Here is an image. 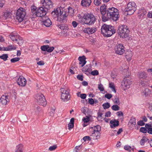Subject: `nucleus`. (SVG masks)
I'll return each instance as SVG.
<instances>
[{"instance_id": "obj_1", "label": "nucleus", "mask_w": 152, "mask_h": 152, "mask_svg": "<svg viewBox=\"0 0 152 152\" xmlns=\"http://www.w3.org/2000/svg\"><path fill=\"white\" fill-rule=\"evenodd\" d=\"M101 31L104 36L107 37H110L116 32L113 26L105 24H104L102 26Z\"/></svg>"}, {"instance_id": "obj_2", "label": "nucleus", "mask_w": 152, "mask_h": 152, "mask_svg": "<svg viewBox=\"0 0 152 152\" xmlns=\"http://www.w3.org/2000/svg\"><path fill=\"white\" fill-rule=\"evenodd\" d=\"M31 15L33 18H35L37 17H42L45 15L47 11L44 8L41 7L37 9L35 7H31Z\"/></svg>"}, {"instance_id": "obj_3", "label": "nucleus", "mask_w": 152, "mask_h": 152, "mask_svg": "<svg viewBox=\"0 0 152 152\" xmlns=\"http://www.w3.org/2000/svg\"><path fill=\"white\" fill-rule=\"evenodd\" d=\"M119 11L114 7L109 8L107 11V16L108 18H111L114 21H116L119 17Z\"/></svg>"}, {"instance_id": "obj_4", "label": "nucleus", "mask_w": 152, "mask_h": 152, "mask_svg": "<svg viewBox=\"0 0 152 152\" xmlns=\"http://www.w3.org/2000/svg\"><path fill=\"white\" fill-rule=\"evenodd\" d=\"M96 19L95 17L91 14H86L84 15L82 19L83 24L92 25L96 21Z\"/></svg>"}, {"instance_id": "obj_5", "label": "nucleus", "mask_w": 152, "mask_h": 152, "mask_svg": "<svg viewBox=\"0 0 152 152\" xmlns=\"http://www.w3.org/2000/svg\"><path fill=\"white\" fill-rule=\"evenodd\" d=\"M52 14L55 15L57 17V20L60 22L63 20L66 17L65 11H64L63 8L61 6L53 11Z\"/></svg>"}, {"instance_id": "obj_6", "label": "nucleus", "mask_w": 152, "mask_h": 152, "mask_svg": "<svg viewBox=\"0 0 152 152\" xmlns=\"http://www.w3.org/2000/svg\"><path fill=\"white\" fill-rule=\"evenodd\" d=\"M9 37L13 42H16L20 45L24 42V40L16 32L11 33L9 35Z\"/></svg>"}, {"instance_id": "obj_7", "label": "nucleus", "mask_w": 152, "mask_h": 152, "mask_svg": "<svg viewBox=\"0 0 152 152\" xmlns=\"http://www.w3.org/2000/svg\"><path fill=\"white\" fill-rule=\"evenodd\" d=\"M118 31L121 37L124 38L128 37L129 30L127 26L122 25L118 27Z\"/></svg>"}, {"instance_id": "obj_8", "label": "nucleus", "mask_w": 152, "mask_h": 152, "mask_svg": "<svg viewBox=\"0 0 152 152\" xmlns=\"http://www.w3.org/2000/svg\"><path fill=\"white\" fill-rule=\"evenodd\" d=\"M26 13L25 10L23 8H20L17 10L16 13V19L19 22H21L24 20Z\"/></svg>"}, {"instance_id": "obj_9", "label": "nucleus", "mask_w": 152, "mask_h": 152, "mask_svg": "<svg viewBox=\"0 0 152 152\" xmlns=\"http://www.w3.org/2000/svg\"><path fill=\"white\" fill-rule=\"evenodd\" d=\"M136 10V5L134 2H129L125 9V11L128 12L127 15H130L133 14Z\"/></svg>"}, {"instance_id": "obj_10", "label": "nucleus", "mask_w": 152, "mask_h": 152, "mask_svg": "<svg viewBox=\"0 0 152 152\" xmlns=\"http://www.w3.org/2000/svg\"><path fill=\"white\" fill-rule=\"evenodd\" d=\"M114 50L116 53L120 55L123 54L125 51L124 47L121 44L116 45L115 47Z\"/></svg>"}, {"instance_id": "obj_11", "label": "nucleus", "mask_w": 152, "mask_h": 152, "mask_svg": "<svg viewBox=\"0 0 152 152\" xmlns=\"http://www.w3.org/2000/svg\"><path fill=\"white\" fill-rule=\"evenodd\" d=\"M43 7L47 11L52 7V2L51 0H43Z\"/></svg>"}, {"instance_id": "obj_12", "label": "nucleus", "mask_w": 152, "mask_h": 152, "mask_svg": "<svg viewBox=\"0 0 152 152\" xmlns=\"http://www.w3.org/2000/svg\"><path fill=\"white\" fill-rule=\"evenodd\" d=\"M36 98L38 102L41 105L45 106L47 104V102L44 96H36Z\"/></svg>"}, {"instance_id": "obj_13", "label": "nucleus", "mask_w": 152, "mask_h": 152, "mask_svg": "<svg viewBox=\"0 0 152 152\" xmlns=\"http://www.w3.org/2000/svg\"><path fill=\"white\" fill-rule=\"evenodd\" d=\"M18 84L21 86H24L26 84V80L23 76H20L17 80Z\"/></svg>"}, {"instance_id": "obj_14", "label": "nucleus", "mask_w": 152, "mask_h": 152, "mask_svg": "<svg viewBox=\"0 0 152 152\" xmlns=\"http://www.w3.org/2000/svg\"><path fill=\"white\" fill-rule=\"evenodd\" d=\"M124 83L123 86L124 90H125L129 88L130 87V85L131 84V81H130L129 78H125L124 80Z\"/></svg>"}, {"instance_id": "obj_15", "label": "nucleus", "mask_w": 152, "mask_h": 152, "mask_svg": "<svg viewBox=\"0 0 152 152\" xmlns=\"http://www.w3.org/2000/svg\"><path fill=\"white\" fill-rule=\"evenodd\" d=\"M97 30L96 27L91 28H86L84 29L83 31L84 33L88 34H91L94 33Z\"/></svg>"}, {"instance_id": "obj_16", "label": "nucleus", "mask_w": 152, "mask_h": 152, "mask_svg": "<svg viewBox=\"0 0 152 152\" xmlns=\"http://www.w3.org/2000/svg\"><path fill=\"white\" fill-rule=\"evenodd\" d=\"M91 0H82L81 4L82 6L87 7L91 5Z\"/></svg>"}, {"instance_id": "obj_17", "label": "nucleus", "mask_w": 152, "mask_h": 152, "mask_svg": "<svg viewBox=\"0 0 152 152\" xmlns=\"http://www.w3.org/2000/svg\"><path fill=\"white\" fill-rule=\"evenodd\" d=\"M90 136L93 139H97L100 137V133L99 132H97L95 131H92Z\"/></svg>"}, {"instance_id": "obj_18", "label": "nucleus", "mask_w": 152, "mask_h": 152, "mask_svg": "<svg viewBox=\"0 0 152 152\" xmlns=\"http://www.w3.org/2000/svg\"><path fill=\"white\" fill-rule=\"evenodd\" d=\"M82 72L88 75L90 73L91 69V67L88 65H86L82 69Z\"/></svg>"}, {"instance_id": "obj_19", "label": "nucleus", "mask_w": 152, "mask_h": 152, "mask_svg": "<svg viewBox=\"0 0 152 152\" xmlns=\"http://www.w3.org/2000/svg\"><path fill=\"white\" fill-rule=\"evenodd\" d=\"M98 88L102 94H105V95H112L107 93V91L104 90L103 85L101 83L98 85Z\"/></svg>"}, {"instance_id": "obj_20", "label": "nucleus", "mask_w": 152, "mask_h": 152, "mask_svg": "<svg viewBox=\"0 0 152 152\" xmlns=\"http://www.w3.org/2000/svg\"><path fill=\"white\" fill-rule=\"evenodd\" d=\"M78 59L80 61L79 64L81 65V67L83 66L86 63V58L84 56L79 57Z\"/></svg>"}, {"instance_id": "obj_21", "label": "nucleus", "mask_w": 152, "mask_h": 152, "mask_svg": "<svg viewBox=\"0 0 152 152\" xmlns=\"http://www.w3.org/2000/svg\"><path fill=\"white\" fill-rule=\"evenodd\" d=\"M8 96H2L0 100L1 103L4 105H6L7 102L9 101V99L7 98Z\"/></svg>"}, {"instance_id": "obj_22", "label": "nucleus", "mask_w": 152, "mask_h": 152, "mask_svg": "<svg viewBox=\"0 0 152 152\" xmlns=\"http://www.w3.org/2000/svg\"><path fill=\"white\" fill-rule=\"evenodd\" d=\"M111 124L110 126L111 128H113L118 126L119 125V122L117 120L115 119L114 120H111L110 121Z\"/></svg>"}, {"instance_id": "obj_23", "label": "nucleus", "mask_w": 152, "mask_h": 152, "mask_svg": "<svg viewBox=\"0 0 152 152\" xmlns=\"http://www.w3.org/2000/svg\"><path fill=\"white\" fill-rule=\"evenodd\" d=\"M43 22L44 24L46 27H49L52 24L51 20L48 18L45 20L43 19Z\"/></svg>"}, {"instance_id": "obj_24", "label": "nucleus", "mask_w": 152, "mask_h": 152, "mask_svg": "<svg viewBox=\"0 0 152 152\" xmlns=\"http://www.w3.org/2000/svg\"><path fill=\"white\" fill-rule=\"evenodd\" d=\"M126 57L128 61H129L132 57V52L130 51H128L126 52Z\"/></svg>"}, {"instance_id": "obj_25", "label": "nucleus", "mask_w": 152, "mask_h": 152, "mask_svg": "<svg viewBox=\"0 0 152 152\" xmlns=\"http://www.w3.org/2000/svg\"><path fill=\"white\" fill-rule=\"evenodd\" d=\"M60 91L61 93V94H65L66 95H69V90L66 89L61 88L60 89Z\"/></svg>"}, {"instance_id": "obj_26", "label": "nucleus", "mask_w": 152, "mask_h": 152, "mask_svg": "<svg viewBox=\"0 0 152 152\" xmlns=\"http://www.w3.org/2000/svg\"><path fill=\"white\" fill-rule=\"evenodd\" d=\"M70 98V96H61V99L62 101L66 102L69 100Z\"/></svg>"}, {"instance_id": "obj_27", "label": "nucleus", "mask_w": 152, "mask_h": 152, "mask_svg": "<svg viewBox=\"0 0 152 152\" xmlns=\"http://www.w3.org/2000/svg\"><path fill=\"white\" fill-rule=\"evenodd\" d=\"M109 87L111 89L113 92L114 93L116 92V90L114 83L112 82H110L109 83Z\"/></svg>"}, {"instance_id": "obj_28", "label": "nucleus", "mask_w": 152, "mask_h": 152, "mask_svg": "<svg viewBox=\"0 0 152 152\" xmlns=\"http://www.w3.org/2000/svg\"><path fill=\"white\" fill-rule=\"evenodd\" d=\"M148 139L146 138L145 137H143L140 141V144L141 145H143L146 142L148 141Z\"/></svg>"}, {"instance_id": "obj_29", "label": "nucleus", "mask_w": 152, "mask_h": 152, "mask_svg": "<svg viewBox=\"0 0 152 152\" xmlns=\"http://www.w3.org/2000/svg\"><path fill=\"white\" fill-rule=\"evenodd\" d=\"M92 129L93 130V131H95V132H99L101 130V127L100 126L98 125L93 127H92Z\"/></svg>"}, {"instance_id": "obj_30", "label": "nucleus", "mask_w": 152, "mask_h": 152, "mask_svg": "<svg viewBox=\"0 0 152 152\" xmlns=\"http://www.w3.org/2000/svg\"><path fill=\"white\" fill-rule=\"evenodd\" d=\"M131 124L133 126H134L136 125V119L135 118L132 117L131 118L128 124Z\"/></svg>"}, {"instance_id": "obj_31", "label": "nucleus", "mask_w": 152, "mask_h": 152, "mask_svg": "<svg viewBox=\"0 0 152 152\" xmlns=\"http://www.w3.org/2000/svg\"><path fill=\"white\" fill-rule=\"evenodd\" d=\"M23 145L21 144H19L17 145L16 147V151H20L21 152H23Z\"/></svg>"}, {"instance_id": "obj_32", "label": "nucleus", "mask_w": 152, "mask_h": 152, "mask_svg": "<svg viewBox=\"0 0 152 152\" xmlns=\"http://www.w3.org/2000/svg\"><path fill=\"white\" fill-rule=\"evenodd\" d=\"M151 94V91L148 88H145L142 94V95H150Z\"/></svg>"}, {"instance_id": "obj_33", "label": "nucleus", "mask_w": 152, "mask_h": 152, "mask_svg": "<svg viewBox=\"0 0 152 152\" xmlns=\"http://www.w3.org/2000/svg\"><path fill=\"white\" fill-rule=\"evenodd\" d=\"M16 47L13 45H9L7 47V51H10L12 50H15L16 49Z\"/></svg>"}, {"instance_id": "obj_34", "label": "nucleus", "mask_w": 152, "mask_h": 152, "mask_svg": "<svg viewBox=\"0 0 152 152\" xmlns=\"http://www.w3.org/2000/svg\"><path fill=\"white\" fill-rule=\"evenodd\" d=\"M113 101L115 104L119 105L120 104L119 98L117 96H115Z\"/></svg>"}, {"instance_id": "obj_35", "label": "nucleus", "mask_w": 152, "mask_h": 152, "mask_svg": "<svg viewBox=\"0 0 152 152\" xmlns=\"http://www.w3.org/2000/svg\"><path fill=\"white\" fill-rule=\"evenodd\" d=\"M139 76L140 78H145L146 77V74L144 72H141L139 73Z\"/></svg>"}, {"instance_id": "obj_36", "label": "nucleus", "mask_w": 152, "mask_h": 152, "mask_svg": "<svg viewBox=\"0 0 152 152\" xmlns=\"http://www.w3.org/2000/svg\"><path fill=\"white\" fill-rule=\"evenodd\" d=\"M3 16L7 19V18L10 17L11 16V13L8 12H5L3 14Z\"/></svg>"}, {"instance_id": "obj_37", "label": "nucleus", "mask_w": 152, "mask_h": 152, "mask_svg": "<svg viewBox=\"0 0 152 152\" xmlns=\"http://www.w3.org/2000/svg\"><path fill=\"white\" fill-rule=\"evenodd\" d=\"M8 58V56L7 54H3L2 55L0 56V58L3 59L4 61H6Z\"/></svg>"}, {"instance_id": "obj_38", "label": "nucleus", "mask_w": 152, "mask_h": 152, "mask_svg": "<svg viewBox=\"0 0 152 152\" xmlns=\"http://www.w3.org/2000/svg\"><path fill=\"white\" fill-rule=\"evenodd\" d=\"M49 48L48 45H43L41 47V49L43 51H47L48 48Z\"/></svg>"}, {"instance_id": "obj_39", "label": "nucleus", "mask_w": 152, "mask_h": 152, "mask_svg": "<svg viewBox=\"0 0 152 152\" xmlns=\"http://www.w3.org/2000/svg\"><path fill=\"white\" fill-rule=\"evenodd\" d=\"M102 106L104 109H106L109 108L110 107V103L107 102L103 104L102 105Z\"/></svg>"}, {"instance_id": "obj_40", "label": "nucleus", "mask_w": 152, "mask_h": 152, "mask_svg": "<svg viewBox=\"0 0 152 152\" xmlns=\"http://www.w3.org/2000/svg\"><path fill=\"white\" fill-rule=\"evenodd\" d=\"M111 108L113 110L115 111L118 110L119 109V107L117 105H113Z\"/></svg>"}, {"instance_id": "obj_41", "label": "nucleus", "mask_w": 152, "mask_h": 152, "mask_svg": "<svg viewBox=\"0 0 152 152\" xmlns=\"http://www.w3.org/2000/svg\"><path fill=\"white\" fill-rule=\"evenodd\" d=\"M124 148L125 150L129 151L132 150L133 151L134 150L133 148H132L130 146L128 145H125L124 147Z\"/></svg>"}, {"instance_id": "obj_42", "label": "nucleus", "mask_w": 152, "mask_h": 152, "mask_svg": "<svg viewBox=\"0 0 152 152\" xmlns=\"http://www.w3.org/2000/svg\"><path fill=\"white\" fill-rule=\"evenodd\" d=\"M147 129L145 127H142L140 129V132L144 133H145L147 132Z\"/></svg>"}, {"instance_id": "obj_43", "label": "nucleus", "mask_w": 152, "mask_h": 152, "mask_svg": "<svg viewBox=\"0 0 152 152\" xmlns=\"http://www.w3.org/2000/svg\"><path fill=\"white\" fill-rule=\"evenodd\" d=\"M20 59V58L18 57H16L12 58L11 59V61L12 63H15L16 62L18 61Z\"/></svg>"}, {"instance_id": "obj_44", "label": "nucleus", "mask_w": 152, "mask_h": 152, "mask_svg": "<svg viewBox=\"0 0 152 152\" xmlns=\"http://www.w3.org/2000/svg\"><path fill=\"white\" fill-rule=\"evenodd\" d=\"M94 4L96 6H99L101 4V0H94Z\"/></svg>"}, {"instance_id": "obj_45", "label": "nucleus", "mask_w": 152, "mask_h": 152, "mask_svg": "<svg viewBox=\"0 0 152 152\" xmlns=\"http://www.w3.org/2000/svg\"><path fill=\"white\" fill-rule=\"evenodd\" d=\"M103 10L104 12L103 14H105L106 13V9L105 5L101 6L100 7V11H103Z\"/></svg>"}, {"instance_id": "obj_46", "label": "nucleus", "mask_w": 152, "mask_h": 152, "mask_svg": "<svg viewBox=\"0 0 152 152\" xmlns=\"http://www.w3.org/2000/svg\"><path fill=\"white\" fill-rule=\"evenodd\" d=\"M91 74L94 76L97 75L99 74V72L97 70H94L91 72Z\"/></svg>"}, {"instance_id": "obj_47", "label": "nucleus", "mask_w": 152, "mask_h": 152, "mask_svg": "<svg viewBox=\"0 0 152 152\" xmlns=\"http://www.w3.org/2000/svg\"><path fill=\"white\" fill-rule=\"evenodd\" d=\"M83 120L84 123H87L89 121V118L86 116V117L83 118Z\"/></svg>"}, {"instance_id": "obj_48", "label": "nucleus", "mask_w": 152, "mask_h": 152, "mask_svg": "<svg viewBox=\"0 0 152 152\" xmlns=\"http://www.w3.org/2000/svg\"><path fill=\"white\" fill-rule=\"evenodd\" d=\"M57 147L56 145H54L49 147V149L50 151H53L55 150Z\"/></svg>"}, {"instance_id": "obj_49", "label": "nucleus", "mask_w": 152, "mask_h": 152, "mask_svg": "<svg viewBox=\"0 0 152 152\" xmlns=\"http://www.w3.org/2000/svg\"><path fill=\"white\" fill-rule=\"evenodd\" d=\"M54 49V48L53 47H50L49 46V48L48 49L47 52L49 53H51Z\"/></svg>"}, {"instance_id": "obj_50", "label": "nucleus", "mask_w": 152, "mask_h": 152, "mask_svg": "<svg viewBox=\"0 0 152 152\" xmlns=\"http://www.w3.org/2000/svg\"><path fill=\"white\" fill-rule=\"evenodd\" d=\"M83 139L84 141H86V140L90 141L91 140V138L88 136H85L83 137Z\"/></svg>"}, {"instance_id": "obj_51", "label": "nucleus", "mask_w": 152, "mask_h": 152, "mask_svg": "<svg viewBox=\"0 0 152 152\" xmlns=\"http://www.w3.org/2000/svg\"><path fill=\"white\" fill-rule=\"evenodd\" d=\"M88 102L91 105L93 104L94 103V100L92 98L89 99Z\"/></svg>"}, {"instance_id": "obj_52", "label": "nucleus", "mask_w": 152, "mask_h": 152, "mask_svg": "<svg viewBox=\"0 0 152 152\" xmlns=\"http://www.w3.org/2000/svg\"><path fill=\"white\" fill-rule=\"evenodd\" d=\"M137 124L140 126H142L145 125V124L143 122V121L142 120L139 121L137 122Z\"/></svg>"}, {"instance_id": "obj_53", "label": "nucleus", "mask_w": 152, "mask_h": 152, "mask_svg": "<svg viewBox=\"0 0 152 152\" xmlns=\"http://www.w3.org/2000/svg\"><path fill=\"white\" fill-rule=\"evenodd\" d=\"M77 79L80 80V81H83V77L82 75H78L77 76Z\"/></svg>"}, {"instance_id": "obj_54", "label": "nucleus", "mask_w": 152, "mask_h": 152, "mask_svg": "<svg viewBox=\"0 0 152 152\" xmlns=\"http://www.w3.org/2000/svg\"><path fill=\"white\" fill-rule=\"evenodd\" d=\"M74 126V124H72L69 123L68 125V127L69 129H72L73 128Z\"/></svg>"}, {"instance_id": "obj_55", "label": "nucleus", "mask_w": 152, "mask_h": 152, "mask_svg": "<svg viewBox=\"0 0 152 152\" xmlns=\"http://www.w3.org/2000/svg\"><path fill=\"white\" fill-rule=\"evenodd\" d=\"M72 26L74 28H75L77 27L78 23L75 21H73L72 23Z\"/></svg>"}, {"instance_id": "obj_56", "label": "nucleus", "mask_w": 152, "mask_h": 152, "mask_svg": "<svg viewBox=\"0 0 152 152\" xmlns=\"http://www.w3.org/2000/svg\"><path fill=\"white\" fill-rule=\"evenodd\" d=\"M4 3V0H0V7H2Z\"/></svg>"}, {"instance_id": "obj_57", "label": "nucleus", "mask_w": 152, "mask_h": 152, "mask_svg": "<svg viewBox=\"0 0 152 152\" xmlns=\"http://www.w3.org/2000/svg\"><path fill=\"white\" fill-rule=\"evenodd\" d=\"M116 114L119 116H123L124 115L123 113L121 111L118 112Z\"/></svg>"}, {"instance_id": "obj_58", "label": "nucleus", "mask_w": 152, "mask_h": 152, "mask_svg": "<svg viewBox=\"0 0 152 152\" xmlns=\"http://www.w3.org/2000/svg\"><path fill=\"white\" fill-rule=\"evenodd\" d=\"M147 131L149 134H152V128H148Z\"/></svg>"}, {"instance_id": "obj_59", "label": "nucleus", "mask_w": 152, "mask_h": 152, "mask_svg": "<svg viewBox=\"0 0 152 152\" xmlns=\"http://www.w3.org/2000/svg\"><path fill=\"white\" fill-rule=\"evenodd\" d=\"M111 113L110 111H108L105 113V116L107 117L110 116Z\"/></svg>"}, {"instance_id": "obj_60", "label": "nucleus", "mask_w": 152, "mask_h": 152, "mask_svg": "<svg viewBox=\"0 0 152 152\" xmlns=\"http://www.w3.org/2000/svg\"><path fill=\"white\" fill-rule=\"evenodd\" d=\"M0 51H7V47H0Z\"/></svg>"}, {"instance_id": "obj_61", "label": "nucleus", "mask_w": 152, "mask_h": 152, "mask_svg": "<svg viewBox=\"0 0 152 152\" xmlns=\"http://www.w3.org/2000/svg\"><path fill=\"white\" fill-rule=\"evenodd\" d=\"M55 110V108H52L51 109V113H52V115H50V116H53L54 115V113Z\"/></svg>"}, {"instance_id": "obj_62", "label": "nucleus", "mask_w": 152, "mask_h": 152, "mask_svg": "<svg viewBox=\"0 0 152 152\" xmlns=\"http://www.w3.org/2000/svg\"><path fill=\"white\" fill-rule=\"evenodd\" d=\"M37 64L38 65H42L44 64V62L42 61H40L37 62Z\"/></svg>"}, {"instance_id": "obj_63", "label": "nucleus", "mask_w": 152, "mask_h": 152, "mask_svg": "<svg viewBox=\"0 0 152 152\" xmlns=\"http://www.w3.org/2000/svg\"><path fill=\"white\" fill-rule=\"evenodd\" d=\"M5 41V39L2 36L0 35V42H3Z\"/></svg>"}, {"instance_id": "obj_64", "label": "nucleus", "mask_w": 152, "mask_h": 152, "mask_svg": "<svg viewBox=\"0 0 152 152\" xmlns=\"http://www.w3.org/2000/svg\"><path fill=\"white\" fill-rule=\"evenodd\" d=\"M145 128L148 129V128H150L151 127V124H146L145 125Z\"/></svg>"}]
</instances>
